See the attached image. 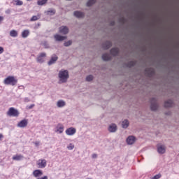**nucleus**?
I'll use <instances>...</instances> for the list:
<instances>
[{
	"label": "nucleus",
	"instance_id": "nucleus-1",
	"mask_svg": "<svg viewBox=\"0 0 179 179\" xmlns=\"http://www.w3.org/2000/svg\"><path fill=\"white\" fill-rule=\"evenodd\" d=\"M59 81L61 83H66L69 79V72L68 70H61L58 74Z\"/></svg>",
	"mask_w": 179,
	"mask_h": 179
},
{
	"label": "nucleus",
	"instance_id": "nucleus-2",
	"mask_svg": "<svg viewBox=\"0 0 179 179\" xmlns=\"http://www.w3.org/2000/svg\"><path fill=\"white\" fill-rule=\"evenodd\" d=\"M3 83L7 85L16 86L17 85V79L15 78L14 76H9L5 78Z\"/></svg>",
	"mask_w": 179,
	"mask_h": 179
},
{
	"label": "nucleus",
	"instance_id": "nucleus-3",
	"mask_svg": "<svg viewBox=\"0 0 179 179\" xmlns=\"http://www.w3.org/2000/svg\"><path fill=\"white\" fill-rule=\"evenodd\" d=\"M150 108L151 111H157L159 110L160 106L159 105V102L157 101V99L153 97L150 101Z\"/></svg>",
	"mask_w": 179,
	"mask_h": 179
},
{
	"label": "nucleus",
	"instance_id": "nucleus-4",
	"mask_svg": "<svg viewBox=\"0 0 179 179\" xmlns=\"http://www.w3.org/2000/svg\"><path fill=\"white\" fill-rule=\"evenodd\" d=\"M7 115H9V117H19V110L13 107H11L7 112Z\"/></svg>",
	"mask_w": 179,
	"mask_h": 179
},
{
	"label": "nucleus",
	"instance_id": "nucleus-5",
	"mask_svg": "<svg viewBox=\"0 0 179 179\" xmlns=\"http://www.w3.org/2000/svg\"><path fill=\"white\" fill-rule=\"evenodd\" d=\"M157 150L159 155H164L166 153V145L158 143L157 145Z\"/></svg>",
	"mask_w": 179,
	"mask_h": 179
},
{
	"label": "nucleus",
	"instance_id": "nucleus-6",
	"mask_svg": "<svg viewBox=\"0 0 179 179\" xmlns=\"http://www.w3.org/2000/svg\"><path fill=\"white\" fill-rule=\"evenodd\" d=\"M164 107L165 108H171L174 107V101L171 99H168L164 101Z\"/></svg>",
	"mask_w": 179,
	"mask_h": 179
},
{
	"label": "nucleus",
	"instance_id": "nucleus-7",
	"mask_svg": "<svg viewBox=\"0 0 179 179\" xmlns=\"http://www.w3.org/2000/svg\"><path fill=\"white\" fill-rule=\"evenodd\" d=\"M45 57H47V54H45V52L40 53V55L36 58V62L38 64H43V62H44Z\"/></svg>",
	"mask_w": 179,
	"mask_h": 179
},
{
	"label": "nucleus",
	"instance_id": "nucleus-8",
	"mask_svg": "<svg viewBox=\"0 0 179 179\" xmlns=\"http://www.w3.org/2000/svg\"><path fill=\"white\" fill-rule=\"evenodd\" d=\"M59 32L61 33V34L66 35L69 33V28L66 26H61L59 28Z\"/></svg>",
	"mask_w": 179,
	"mask_h": 179
},
{
	"label": "nucleus",
	"instance_id": "nucleus-9",
	"mask_svg": "<svg viewBox=\"0 0 179 179\" xmlns=\"http://www.w3.org/2000/svg\"><path fill=\"white\" fill-rule=\"evenodd\" d=\"M57 61H58V56H57V55H53L51 57L50 60L48 62V65H49V66H51V65H54V64H55Z\"/></svg>",
	"mask_w": 179,
	"mask_h": 179
},
{
	"label": "nucleus",
	"instance_id": "nucleus-10",
	"mask_svg": "<svg viewBox=\"0 0 179 179\" xmlns=\"http://www.w3.org/2000/svg\"><path fill=\"white\" fill-rule=\"evenodd\" d=\"M66 134L69 136H72V135H75L76 134V129L73 127H69L66 130Z\"/></svg>",
	"mask_w": 179,
	"mask_h": 179
},
{
	"label": "nucleus",
	"instance_id": "nucleus-11",
	"mask_svg": "<svg viewBox=\"0 0 179 179\" xmlns=\"http://www.w3.org/2000/svg\"><path fill=\"white\" fill-rule=\"evenodd\" d=\"M73 15L78 19H83V17H85V13L82 11H74Z\"/></svg>",
	"mask_w": 179,
	"mask_h": 179
},
{
	"label": "nucleus",
	"instance_id": "nucleus-12",
	"mask_svg": "<svg viewBox=\"0 0 179 179\" xmlns=\"http://www.w3.org/2000/svg\"><path fill=\"white\" fill-rule=\"evenodd\" d=\"M32 174L34 177H35V178H38L41 177V176H43V171L40 169H36L33 171Z\"/></svg>",
	"mask_w": 179,
	"mask_h": 179
},
{
	"label": "nucleus",
	"instance_id": "nucleus-13",
	"mask_svg": "<svg viewBox=\"0 0 179 179\" xmlns=\"http://www.w3.org/2000/svg\"><path fill=\"white\" fill-rule=\"evenodd\" d=\"M112 45L113 43L110 41H106L102 43V48L103 50H108Z\"/></svg>",
	"mask_w": 179,
	"mask_h": 179
},
{
	"label": "nucleus",
	"instance_id": "nucleus-14",
	"mask_svg": "<svg viewBox=\"0 0 179 179\" xmlns=\"http://www.w3.org/2000/svg\"><path fill=\"white\" fill-rule=\"evenodd\" d=\"M38 166L39 169H45L47 166V161L45 159H39Z\"/></svg>",
	"mask_w": 179,
	"mask_h": 179
},
{
	"label": "nucleus",
	"instance_id": "nucleus-15",
	"mask_svg": "<svg viewBox=\"0 0 179 179\" xmlns=\"http://www.w3.org/2000/svg\"><path fill=\"white\" fill-rule=\"evenodd\" d=\"M102 59L105 62H108V61H111V59H113V57L110 56V54L108 53H103L102 55Z\"/></svg>",
	"mask_w": 179,
	"mask_h": 179
},
{
	"label": "nucleus",
	"instance_id": "nucleus-16",
	"mask_svg": "<svg viewBox=\"0 0 179 179\" xmlns=\"http://www.w3.org/2000/svg\"><path fill=\"white\" fill-rule=\"evenodd\" d=\"M110 53L111 54V55H113V57H117V55L120 54V49H118L117 48H113L112 49H110Z\"/></svg>",
	"mask_w": 179,
	"mask_h": 179
},
{
	"label": "nucleus",
	"instance_id": "nucleus-17",
	"mask_svg": "<svg viewBox=\"0 0 179 179\" xmlns=\"http://www.w3.org/2000/svg\"><path fill=\"white\" fill-rule=\"evenodd\" d=\"M17 127H18V128H25V127H27V120L26 119L21 120L18 122Z\"/></svg>",
	"mask_w": 179,
	"mask_h": 179
},
{
	"label": "nucleus",
	"instance_id": "nucleus-18",
	"mask_svg": "<svg viewBox=\"0 0 179 179\" xmlns=\"http://www.w3.org/2000/svg\"><path fill=\"white\" fill-rule=\"evenodd\" d=\"M135 65H136V61H130L127 63H124V66H126V68H129V69L134 68Z\"/></svg>",
	"mask_w": 179,
	"mask_h": 179
},
{
	"label": "nucleus",
	"instance_id": "nucleus-19",
	"mask_svg": "<svg viewBox=\"0 0 179 179\" xmlns=\"http://www.w3.org/2000/svg\"><path fill=\"white\" fill-rule=\"evenodd\" d=\"M135 136H129L127 138V143L128 145H134V143H135Z\"/></svg>",
	"mask_w": 179,
	"mask_h": 179
},
{
	"label": "nucleus",
	"instance_id": "nucleus-20",
	"mask_svg": "<svg viewBox=\"0 0 179 179\" xmlns=\"http://www.w3.org/2000/svg\"><path fill=\"white\" fill-rule=\"evenodd\" d=\"M54 38L56 41H64V40H66V36H63L59 34L54 35Z\"/></svg>",
	"mask_w": 179,
	"mask_h": 179
},
{
	"label": "nucleus",
	"instance_id": "nucleus-21",
	"mask_svg": "<svg viewBox=\"0 0 179 179\" xmlns=\"http://www.w3.org/2000/svg\"><path fill=\"white\" fill-rule=\"evenodd\" d=\"M145 73H147V76L148 78H152V76H153V75H155V70L152 69H145Z\"/></svg>",
	"mask_w": 179,
	"mask_h": 179
},
{
	"label": "nucleus",
	"instance_id": "nucleus-22",
	"mask_svg": "<svg viewBox=\"0 0 179 179\" xmlns=\"http://www.w3.org/2000/svg\"><path fill=\"white\" fill-rule=\"evenodd\" d=\"M117 129H118V128L117 127V124H112L108 127L109 132H112V133L117 132Z\"/></svg>",
	"mask_w": 179,
	"mask_h": 179
},
{
	"label": "nucleus",
	"instance_id": "nucleus-23",
	"mask_svg": "<svg viewBox=\"0 0 179 179\" xmlns=\"http://www.w3.org/2000/svg\"><path fill=\"white\" fill-rule=\"evenodd\" d=\"M30 34V31L29 29H25L22 32V38H27Z\"/></svg>",
	"mask_w": 179,
	"mask_h": 179
},
{
	"label": "nucleus",
	"instance_id": "nucleus-24",
	"mask_svg": "<svg viewBox=\"0 0 179 179\" xmlns=\"http://www.w3.org/2000/svg\"><path fill=\"white\" fill-rule=\"evenodd\" d=\"M128 127H129V121L125 119L122 122V127L124 128V129H127Z\"/></svg>",
	"mask_w": 179,
	"mask_h": 179
},
{
	"label": "nucleus",
	"instance_id": "nucleus-25",
	"mask_svg": "<svg viewBox=\"0 0 179 179\" xmlns=\"http://www.w3.org/2000/svg\"><path fill=\"white\" fill-rule=\"evenodd\" d=\"M56 132H59V134H62L64 132V126L62 124H58L56 127Z\"/></svg>",
	"mask_w": 179,
	"mask_h": 179
},
{
	"label": "nucleus",
	"instance_id": "nucleus-26",
	"mask_svg": "<svg viewBox=\"0 0 179 179\" xmlns=\"http://www.w3.org/2000/svg\"><path fill=\"white\" fill-rule=\"evenodd\" d=\"M13 5H15V6H22V5H23V1H22V0H13Z\"/></svg>",
	"mask_w": 179,
	"mask_h": 179
},
{
	"label": "nucleus",
	"instance_id": "nucleus-27",
	"mask_svg": "<svg viewBox=\"0 0 179 179\" xmlns=\"http://www.w3.org/2000/svg\"><path fill=\"white\" fill-rule=\"evenodd\" d=\"M65 102L64 101V100H59L57 103V107H59V108H61L62 107H65Z\"/></svg>",
	"mask_w": 179,
	"mask_h": 179
},
{
	"label": "nucleus",
	"instance_id": "nucleus-28",
	"mask_svg": "<svg viewBox=\"0 0 179 179\" xmlns=\"http://www.w3.org/2000/svg\"><path fill=\"white\" fill-rule=\"evenodd\" d=\"M10 37H14V38L17 37V36H18L17 31H16L15 29L11 30L10 31Z\"/></svg>",
	"mask_w": 179,
	"mask_h": 179
},
{
	"label": "nucleus",
	"instance_id": "nucleus-29",
	"mask_svg": "<svg viewBox=\"0 0 179 179\" xmlns=\"http://www.w3.org/2000/svg\"><path fill=\"white\" fill-rule=\"evenodd\" d=\"M96 0H89L86 5L88 8H90V6H93V5H94V3H96Z\"/></svg>",
	"mask_w": 179,
	"mask_h": 179
},
{
	"label": "nucleus",
	"instance_id": "nucleus-30",
	"mask_svg": "<svg viewBox=\"0 0 179 179\" xmlns=\"http://www.w3.org/2000/svg\"><path fill=\"white\" fill-rule=\"evenodd\" d=\"M48 0H38L37 5L39 6H43V5H45Z\"/></svg>",
	"mask_w": 179,
	"mask_h": 179
},
{
	"label": "nucleus",
	"instance_id": "nucleus-31",
	"mask_svg": "<svg viewBox=\"0 0 179 179\" xmlns=\"http://www.w3.org/2000/svg\"><path fill=\"white\" fill-rule=\"evenodd\" d=\"M55 12V9H50L47 11V15H49V16H54Z\"/></svg>",
	"mask_w": 179,
	"mask_h": 179
},
{
	"label": "nucleus",
	"instance_id": "nucleus-32",
	"mask_svg": "<svg viewBox=\"0 0 179 179\" xmlns=\"http://www.w3.org/2000/svg\"><path fill=\"white\" fill-rule=\"evenodd\" d=\"M23 157V155H15L13 157V160H16L17 162H19V160H22Z\"/></svg>",
	"mask_w": 179,
	"mask_h": 179
},
{
	"label": "nucleus",
	"instance_id": "nucleus-33",
	"mask_svg": "<svg viewBox=\"0 0 179 179\" xmlns=\"http://www.w3.org/2000/svg\"><path fill=\"white\" fill-rule=\"evenodd\" d=\"M38 19H40V16L38 17L37 15H34L31 18L30 21L31 22H36V20H38Z\"/></svg>",
	"mask_w": 179,
	"mask_h": 179
},
{
	"label": "nucleus",
	"instance_id": "nucleus-34",
	"mask_svg": "<svg viewBox=\"0 0 179 179\" xmlns=\"http://www.w3.org/2000/svg\"><path fill=\"white\" fill-rule=\"evenodd\" d=\"M64 47H69V45H72V41H68L66 42H64Z\"/></svg>",
	"mask_w": 179,
	"mask_h": 179
},
{
	"label": "nucleus",
	"instance_id": "nucleus-35",
	"mask_svg": "<svg viewBox=\"0 0 179 179\" xmlns=\"http://www.w3.org/2000/svg\"><path fill=\"white\" fill-rule=\"evenodd\" d=\"M86 80L87 82H92V80H93V76L92 75L87 76L86 78Z\"/></svg>",
	"mask_w": 179,
	"mask_h": 179
},
{
	"label": "nucleus",
	"instance_id": "nucleus-36",
	"mask_svg": "<svg viewBox=\"0 0 179 179\" xmlns=\"http://www.w3.org/2000/svg\"><path fill=\"white\" fill-rule=\"evenodd\" d=\"M74 148H75V145H73L72 143H70L69 145L67 146V149L69 150H73Z\"/></svg>",
	"mask_w": 179,
	"mask_h": 179
},
{
	"label": "nucleus",
	"instance_id": "nucleus-37",
	"mask_svg": "<svg viewBox=\"0 0 179 179\" xmlns=\"http://www.w3.org/2000/svg\"><path fill=\"white\" fill-rule=\"evenodd\" d=\"M161 177H162V174L159 173V174L155 175V176L152 178V179H159V178H160Z\"/></svg>",
	"mask_w": 179,
	"mask_h": 179
},
{
	"label": "nucleus",
	"instance_id": "nucleus-38",
	"mask_svg": "<svg viewBox=\"0 0 179 179\" xmlns=\"http://www.w3.org/2000/svg\"><path fill=\"white\" fill-rule=\"evenodd\" d=\"M43 45H44L45 48H48L50 47L48 45V42H47V41L43 42Z\"/></svg>",
	"mask_w": 179,
	"mask_h": 179
},
{
	"label": "nucleus",
	"instance_id": "nucleus-39",
	"mask_svg": "<svg viewBox=\"0 0 179 179\" xmlns=\"http://www.w3.org/2000/svg\"><path fill=\"white\" fill-rule=\"evenodd\" d=\"M110 26L114 27L115 26V20H112L110 22Z\"/></svg>",
	"mask_w": 179,
	"mask_h": 179
},
{
	"label": "nucleus",
	"instance_id": "nucleus-40",
	"mask_svg": "<svg viewBox=\"0 0 179 179\" xmlns=\"http://www.w3.org/2000/svg\"><path fill=\"white\" fill-rule=\"evenodd\" d=\"M34 106V104H31L30 106H27V108H28V110H31Z\"/></svg>",
	"mask_w": 179,
	"mask_h": 179
},
{
	"label": "nucleus",
	"instance_id": "nucleus-41",
	"mask_svg": "<svg viewBox=\"0 0 179 179\" xmlns=\"http://www.w3.org/2000/svg\"><path fill=\"white\" fill-rule=\"evenodd\" d=\"M24 101L25 103H29V101H30V99H29L28 97H25V98L24 99Z\"/></svg>",
	"mask_w": 179,
	"mask_h": 179
},
{
	"label": "nucleus",
	"instance_id": "nucleus-42",
	"mask_svg": "<svg viewBox=\"0 0 179 179\" xmlns=\"http://www.w3.org/2000/svg\"><path fill=\"white\" fill-rule=\"evenodd\" d=\"M5 13H6V15H10V9H7V10L5 11Z\"/></svg>",
	"mask_w": 179,
	"mask_h": 179
},
{
	"label": "nucleus",
	"instance_id": "nucleus-43",
	"mask_svg": "<svg viewBox=\"0 0 179 179\" xmlns=\"http://www.w3.org/2000/svg\"><path fill=\"white\" fill-rule=\"evenodd\" d=\"M165 115H171V111L165 112Z\"/></svg>",
	"mask_w": 179,
	"mask_h": 179
},
{
	"label": "nucleus",
	"instance_id": "nucleus-44",
	"mask_svg": "<svg viewBox=\"0 0 179 179\" xmlns=\"http://www.w3.org/2000/svg\"><path fill=\"white\" fill-rule=\"evenodd\" d=\"M3 51H4L3 48L1 46H0V54H3Z\"/></svg>",
	"mask_w": 179,
	"mask_h": 179
},
{
	"label": "nucleus",
	"instance_id": "nucleus-45",
	"mask_svg": "<svg viewBox=\"0 0 179 179\" xmlns=\"http://www.w3.org/2000/svg\"><path fill=\"white\" fill-rule=\"evenodd\" d=\"M92 157V159H97V155L96 154H93Z\"/></svg>",
	"mask_w": 179,
	"mask_h": 179
},
{
	"label": "nucleus",
	"instance_id": "nucleus-46",
	"mask_svg": "<svg viewBox=\"0 0 179 179\" xmlns=\"http://www.w3.org/2000/svg\"><path fill=\"white\" fill-rule=\"evenodd\" d=\"M3 17L0 16V23H1V22H3Z\"/></svg>",
	"mask_w": 179,
	"mask_h": 179
},
{
	"label": "nucleus",
	"instance_id": "nucleus-47",
	"mask_svg": "<svg viewBox=\"0 0 179 179\" xmlns=\"http://www.w3.org/2000/svg\"><path fill=\"white\" fill-rule=\"evenodd\" d=\"M2 138H3V135H2V134H0V141Z\"/></svg>",
	"mask_w": 179,
	"mask_h": 179
},
{
	"label": "nucleus",
	"instance_id": "nucleus-48",
	"mask_svg": "<svg viewBox=\"0 0 179 179\" xmlns=\"http://www.w3.org/2000/svg\"><path fill=\"white\" fill-rule=\"evenodd\" d=\"M35 145H36V146H38V145H40V143L36 142V143H35Z\"/></svg>",
	"mask_w": 179,
	"mask_h": 179
},
{
	"label": "nucleus",
	"instance_id": "nucleus-49",
	"mask_svg": "<svg viewBox=\"0 0 179 179\" xmlns=\"http://www.w3.org/2000/svg\"><path fill=\"white\" fill-rule=\"evenodd\" d=\"M37 25H38V26H41V24L38 23Z\"/></svg>",
	"mask_w": 179,
	"mask_h": 179
},
{
	"label": "nucleus",
	"instance_id": "nucleus-50",
	"mask_svg": "<svg viewBox=\"0 0 179 179\" xmlns=\"http://www.w3.org/2000/svg\"><path fill=\"white\" fill-rule=\"evenodd\" d=\"M66 1H72V0H66Z\"/></svg>",
	"mask_w": 179,
	"mask_h": 179
}]
</instances>
